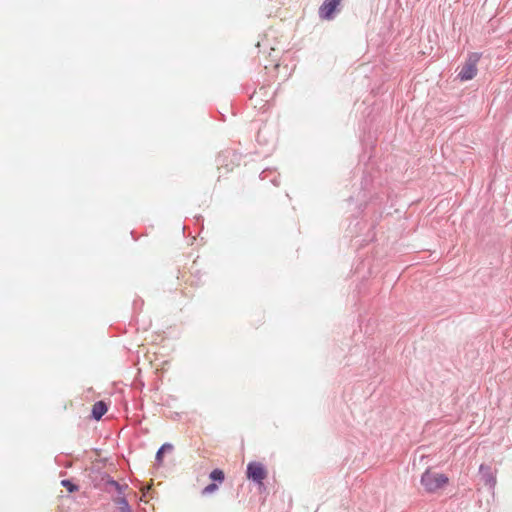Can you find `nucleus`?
<instances>
[{
    "instance_id": "1",
    "label": "nucleus",
    "mask_w": 512,
    "mask_h": 512,
    "mask_svg": "<svg viewBox=\"0 0 512 512\" xmlns=\"http://www.w3.org/2000/svg\"><path fill=\"white\" fill-rule=\"evenodd\" d=\"M421 486L427 493H437L449 484V478L444 473L427 469L421 476Z\"/></svg>"
},
{
    "instance_id": "2",
    "label": "nucleus",
    "mask_w": 512,
    "mask_h": 512,
    "mask_svg": "<svg viewBox=\"0 0 512 512\" xmlns=\"http://www.w3.org/2000/svg\"><path fill=\"white\" fill-rule=\"evenodd\" d=\"M246 475L248 479L256 482L259 486H263V481L266 479L268 472L262 463L254 461L247 465Z\"/></svg>"
},
{
    "instance_id": "3",
    "label": "nucleus",
    "mask_w": 512,
    "mask_h": 512,
    "mask_svg": "<svg viewBox=\"0 0 512 512\" xmlns=\"http://www.w3.org/2000/svg\"><path fill=\"white\" fill-rule=\"evenodd\" d=\"M479 55L473 54L465 62L462 69L460 70L458 77L461 81H468L473 79L477 74V62L479 61Z\"/></svg>"
},
{
    "instance_id": "4",
    "label": "nucleus",
    "mask_w": 512,
    "mask_h": 512,
    "mask_svg": "<svg viewBox=\"0 0 512 512\" xmlns=\"http://www.w3.org/2000/svg\"><path fill=\"white\" fill-rule=\"evenodd\" d=\"M209 478L213 481V483L207 485L202 490V495H210V494H212V493H214L215 491L218 490V484L217 483L221 484L225 480L224 471L221 470V469H214L210 473Z\"/></svg>"
},
{
    "instance_id": "5",
    "label": "nucleus",
    "mask_w": 512,
    "mask_h": 512,
    "mask_svg": "<svg viewBox=\"0 0 512 512\" xmlns=\"http://www.w3.org/2000/svg\"><path fill=\"white\" fill-rule=\"evenodd\" d=\"M342 0H326L319 8V16L325 20H331Z\"/></svg>"
},
{
    "instance_id": "6",
    "label": "nucleus",
    "mask_w": 512,
    "mask_h": 512,
    "mask_svg": "<svg viewBox=\"0 0 512 512\" xmlns=\"http://www.w3.org/2000/svg\"><path fill=\"white\" fill-rule=\"evenodd\" d=\"M106 412L107 405L103 401L96 402L92 407V416L96 420H100Z\"/></svg>"
},
{
    "instance_id": "7",
    "label": "nucleus",
    "mask_w": 512,
    "mask_h": 512,
    "mask_svg": "<svg viewBox=\"0 0 512 512\" xmlns=\"http://www.w3.org/2000/svg\"><path fill=\"white\" fill-rule=\"evenodd\" d=\"M172 449V445L171 444H164L162 445V447L158 450L157 454H156V460L161 463L162 461V458H163V453L166 451V450H171Z\"/></svg>"
},
{
    "instance_id": "8",
    "label": "nucleus",
    "mask_w": 512,
    "mask_h": 512,
    "mask_svg": "<svg viewBox=\"0 0 512 512\" xmlns=\"http://www.w3.org/2000/svg\"><path fill=\"white\" fill-rule=\"evenodd\" d=\"M62 486H64L70 493L75 492L78 490V486L73 484L70 480H62L61 481Z\"/></svg>"
},
{
    "instance_id": "9",
    "label": "nucleus",
    "mask_w": 512,
    "mask_h": 512,
    "mask_svg": "<svg viewBox=\"0 0 512 512\" xmlns=\"http://www.w3.org/2000/svg\"><path fill=\"white\" fill-rule=\"evenodd\" d=\"M266 92L264 87H261L258 92H255L252 96V99H255L258 95H263Z\"/></svg>"
},
{
    "instance_id": "10",
    "label": "nucleus",
    "mask_w": 512,
    "mask_h": 512,
    "mask_svg": "<svg viewBox=\"0 0 512 512\" xmlns=\"http://www.w3.org/2000/svg\"><path fill=\"white\" fill-rule=\"evenodd\" d=\"M121 504L123 505V507L128 509V503L125 500H122Z\"/></svg>"
}]
</instances>
